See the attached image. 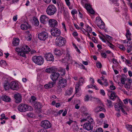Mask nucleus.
I'll list each match as a JSON object with an SVG mask.
<instances>
[{
	"label": "nucleus",
	"mask_w": 132,
	"mask_h": 132,
	"mask_svg": "<svg viewBox=\"0 0 132 132\" xmlns=\"http://www.w3.org/2000/svg\"><path fill=\"white\" fill-rule=\"evenodd\" d=\"M10 85L11 88L13 90H17L19 88L18 84L15 82H12Z\"/></svg>",
	"instance_id": "nucleus-19"
},
{
	"label": "nucleus",
	"mask_w": 132,
	"mask_h": 132,
	"mask_svg": "<svg viewBox=\"0 0 132 132\" xmlns=\"http://www.w3.org/2000/svg\"><path fill=\"white\" fill-rule=\"evenodd\" d=\"M112 61L113 63L114 64H116L118 63L117 60L115 58L113 59H112Z\"/></svg>",
	"instance_id": "nucleus-57"
},
{
	"label": "nucleus",
	"mask_w": 132,
	"mask_h": 132,
	"mask_svg": "<svg viewBox=\"0 0 132 132\" xmlns=\"http://www.w3.org/2000/svg\"><path fill=\"white\" fill-rule=\"evenodd\" d=\"M95 132H103V131L102 128H99L96 130Z\"/></svg>",
	"instance_id": "nucleus-56"
},
{
	"label": "nucleus",
	"mask_w": 132,
	"mask_h": 132,
	"mask_svg": "<svg viewBox=\"0 0 132 132\" xmlns=\"http://www.w3.org/2000/svg\"><path fill=\"white\" fill-rule=\"evenodd\" d=\"M76 89V93L75 94H77V95L78 96H79L80 95V94H77V93L81 89L80 88H75Z\"/></svg>",
	"instance_id": "nucleus-43"
},
{
	"label": "nucleus",
	"mask_w": 132,
	"mask_h": 132,
	"mask_svg": "<svg viewBox=\"0 0 132 132\" xmlns=\"http://www.w3.org/2000/svg\"><path fill=\"white\" fill-rule=\"evenodd\" d=\"M44 57L47 61H53L54 60L53 56L51 53H46L45 54Z\"/></svg>",
	"instance_id": "nucleus-11"
},
{
	"label": "nucleus",
	"mask_w": 132,
	"mask_h": 132,
	"mask_svg": "<svg viewBox=\"0 0 132 132\" xmlns=\"http://www.w3.org/2000/svg\"><path fill=\"white\" fill-rule=\"evenodd\" d=\"M96 65L97 67L98 68H101L102 66L101 63L100 62H97L96 63Z\"/></svg>",
	"instance_id": "nucleus-52"
},
{
	"label": "nucleus",
	"mask_w": 132,
	"mask_h": 132,
	"mask_svg": "<svg viewBox=\"0 0 132 132\" xmlns=\"http://www.w3.org/2000/svg\"><path fill=\"white\" fill-rule=\"evenodd\" d=\"M85 7L87 11L92 8L90 5L88 3L86 4Z\"/></svg>",
	"instance_id": "nucleus-42"
},
{
	"label": "nucleus",
	"mask_w": 132,
	"mask_h": 132,
	"mask_svg": "<svg viewBox=\"0 0 132 132\" xmlns=\"http://www.w3.org/2000/svg\"><path fill=\"white\" fill-rule=\"evenodd\" d=\"M57 69L54 68H49L45 70L46 72L49 73H53L54 72L57 71Z\"/></svg>",
	"instance_id": "nucleus-23"
},
{
	"label": "nucleus",
	"mask_w": 132,
	"mask_h": 132,
	"mask_svg": "<svg viewBox=\"0 0 132 132\" xmlns=\"http://www.w3.org/2000/svg\"><path fill=\"white\" fill-rule=\"evenodd\" d=\"M67 85V81L66 79L62 77L60 78L59 79L58 83V87L64 88Z\"/></svg>",
	"instance_id": "nucleus-6"
},
{
	"label": "nucleus",
	"mask_w": 132,
	"mask_h": 132,
	"mask_svg": "<svg viewBox=\"0 0 132 132\" xmlns=\"http://www.w3.org/2000/svg\"><path fill=\"white\" fill-rule=\"evenodd\" d=\"M126 128L129 130H132V125L129 124H127L126 125Z\"/></svg>",
	"instance_id": "nucleus-37"
},
{
	"label": "nucleus",
	"mask_w": 132,
	"mask_h": 132,
	"mask_svg": "<svg viewBox=\"0 0 132 132\" xmlns=\"http://www.w3.org/2000/svg\"><path fill=\"white\" fill-rule=\"evenodd\" d=\"M88 88H93L94 87V88H95V89L96 90H98V89L97 87L96 86L94 85H89L88 86Z\"/></svg>",
	"instance_id": "nucleus-34"
},
{
	"label": "nucleus",
	"mask_w": 132,
	"mask_h": 132,
	"mask_svg": "<svg viewBox=\"0 0 132 132\" xmlns=\"http://www.w3.org/2000/svg\"><path fill=\"white\" fill-rule=\"evenodd\" d=\"M86 31L88 32L91 33L92 32V29L89 26H88L86 28Z\"/></svg>",
	"instance_id": "nucleus-38"
},
{
	"label": "nucleus",
	"mask_w": 132,
	"mask_h": 132,
	"mask_svg": "<svg viewBox=\"0 0 132 132\" xmlns=\"http://www.w3.org/2000/svg\"><path fill=\"white\" fill-rule=\"evenodd\" d=\"M57 71H60L62 73V75H64L65 74V70L64 69L61 68L59 70H57Z\"/></svg>",
	"instance_id": "nucleus-39"
},
{
	"label": "nucleus",
	"mask_w": 132,
	"mask_h": 132,
	"mask_svg": "<svg viewBox=\"0 0 132 132\" xmlns=\"http://www.w3.org/2000/svg\"><path fill=\"white\" fill-rule=\"evenodd\" d=\"M1 98L3 100L7 102H10L11 101L10 98L6 95H2Z\"/></svg>",
	"instance_id": "nucleus-24"
},
{
	"label": "nucleus",
	"mask_w": 132,
	"mask_h": 132,
	"mask_svg": "<svg viewBox=\"0 0 132 132\" xmlns=\"http://www.w3.org/2000/svg\"><path fill=\"white\" fill-rule=\"evenodd\" d=\"M107 103L106 105L109 108H111L113 106L112 102L110 100L108 99L107 100Z\"/></svg>",
	"instance_id": "nucleus-29"
},
{
	"label": "nucleus",
	"mask_w": 132,
	"mask_h": 132,
	"mask_svg": "<svg viewBox=\"0 0 132 132\" xmlns=\"http://www.w3.org/2000/svg\"><path fill=\"white\" fill-rule=\"evenodd\" d=\"M0 65L1 66H5L6 65V61L4 60H2L0 61Z\"/></svg>",
	"instance_id": "nucleus-33"
},
{
	"label": "nucleus",
	"mask_w": 132,
	"mask_h": 132,
	"mask_svg": "<svg viewBox=\"0 0 132 132\" xmlns=\"http://www.w3.org/2000/svg\"><path fill=\"white\" fill-rule=\"evenodd\" d=\"M99 109V108L98 106H97L94 109V111L96 113H98L100 112V110Z\"/></svg>",
	"instance_id": "nucleus-54"
},
{
	"label": "nucleus",
	"mask_w": 132,
	"mask_h": 132,
	"mask_svg": "<svg viewBox=\"0 0 132 132\" xmlns=\"http://www.w3.org/2000/svg\"><path fill=\"white\" fill-rule=\"evenodd\" d=\"M123 103L121 101L119 102V103H116L114 105V108L116 110L120 111V110L123 108L122 105Z\"/></svg>",
	"instance_id": "nucleus-16"
},
{
	"label": "nucleus",
	"mask_w": 132,
	"mask_h": 132,
	"mask_svg": "<svg viewBox=\"0 0 132 132\" xmlns=\"http://www.w3.org/2000/svg\"><path fill=\"white\" fill-rule=\"evenodd\" d=\"M27 116L29 117L32 118L35 116V115L33 113H29L27 114Z\"/></svg>",
	"instance_id": "nucleus-50"
},
{
	"label": "nucleus",
	"mask_w": 132,
	"mask_h": 132,
	"mask_svg": "<svg viewBox=\"0 0 132 132\" xmlns=\"http://www.w3.org/2000/svg\"><path fill=\"white\" fill-rule=\"evenodd\" d=\"M33 21L35 23V24L36 25H38L39 24V22L38 19L36 18H34L33 19Z\"/></svg>",
	"instance_id": "nucleus-36"
},
{
	"label": "nucleus",
	"mask_w": 132,
	"mask_h": 132,
	"mask_svg": "<svg viewBox=\"0 0 132 132\" xmlns=\"http://www.w3.org/2000/svg\"><path fill=\"white\" fill-rule=\"evenodd\" d=\"M4 87L6 90H7L11 87V85L9 83H6L4 85Z\"/></svg>",
	"instance_id": "nucleus-32"
},
{
	"label": "nucleus",
	"mask_w": 132,
	"mask_h": 132,
	"mask_svg": "<svg viewBox=\"0 0 132 132\" xmlns=\"http://www.w3.org/2000/svg\"><path fill=\"white\" fill-rule=\"evenodd\" d=\"M38 37L40 40L44 41L48 38V34L45 31L42 32L38 34Z\"/></svg>",
	"instance_id": "nucleus-7"
},
{
	"label": "nucleus",
	"mask_w": 132,
	"mask_h": 132,
	"mask_svg": "<svg viewBox=\"0 0 132 132\" xmlns=\"http://www.w3.org/2000/svg\"><path fill=\"white\" fill-rule=\"evenodd\" d=\"M32 60L35 63L39 65L42 64L44 62L43 58L40 56H35L33 57Z\"/></svg>",
	"instance_id": "nucleus-5"
},
{
	"label": "nucleus",
	"mask_w": 132,
	"mask_h": 132,
	"mask_svg": "<svg viewBox=\"0 0 132 132\" xmlns=\"http://www.w3.org/2000/svg\"><path fill=\"white\" fill-rule=\"evenodd\" d=\"M132 50V46L128 47L127 48V52L128 53H129L131 52Z\"/></svg>",
	"instance_id": "nucleus-51"
},
{
	"label": "nucleus",
	"mask_w": 132,
	"mask_h": 132,
	"mask_svg": "<svg viewBox=\"0 0 132 132\" xmlns=\"http://www.w3.org/2000/svg\"><path fill=\"white\" fill-rule=\"evenodd\" d=\"M83 128L89 131L93 129V126L92 123L86 122L83 125Z\"/></svg>",
	"instance_id": "nucleus-17"
},
{
	"label": "nucleus",
	"mask_w": 132,
	"mask_h": 132,
	"mask_svg": "<svg viewBox=\"0 0 132 132\" xmlns=\"http://www.w3.org/2000/svg\"><path fill=\"white\" fill-rule=\"evenodd\" d=\"M56 9L54 5H49L47 7L46 12L49 15H54L56 11Z\"/></svg>",
	"instance_id": "nucleus-3"
},
{
	"label": "nucleus",
	"mask_w": 132,
	"mask_h": 132,
	"mask_svg": "<svg viewBox=\"0 0 132 132\" xmlns=\"http://www.w3.org/2000/svg\"><path fill=\"white\" fill-rule=\"evenodd\" d=\"M36 100V98L34 96H31V100H32V102L33 103L34 102H35V101Z\"/></svg>",
	"instance_id": "nucleus-62"
},
{
	"label": "nucleus",
	"mask_w": 132,
	"mask_h": 132,
	"mask_svg": "<svg viewBox=\"0 0 132 132\" xmlns=\"http://www.w3.org/2000/svg\"><path fill=\"white\" fill-rule=\"evenodd\" d=\"M89 97L88 95H86L85 96V97L84 98V100L85 101H88L89 100Z\"/></svg>",
	"instance_id": "nucleus-60"
},
{
	"label": "nucleus",
	"mask_w": 132,
	"mask_h": 132,
	"mask_svg": "<svg viewBox=\"0 0 132 132\" xmlns=\"http://www.w3.org/2000/svg\"><path fill=\"white\" fill-rule=\"evenodd\" d=\"M58 24V22L55 19H51L48 20V25L51 27H56Z\"/></svg>",
	"instance_id": "nucleus-9"
},
{
	"label": "nucleus",
	"mask_w": 132,
	"mask_h": 132,
	"mask_svg": "<svg viewBox=\"0 0 132 132\" xmlns=\"http://www.w3.org/2000/svg\"><path fill=\"white\" fill-rule=\"evenodd\" d=\"M15 50L18 52L19 55L26 57V54L28 53L30 51V49L28 46L24 45L20 48H16Z\"/></svg>",
	"instance_id": "nucleus-1"
},
{
	"label": "nucleus",
	"mask_w": 132,
	"mask_h": 132,
	"mask_svg": "<svg viewBox=\"0 0 132 132\" xmlns=\"http://www.w3.org/2000/svg\"><path fill=\"white\" fill-rule=\"evenodd\" d=\"M99 117L100 118H102L105 117L104 114L103 113H101L99 115Z\"/></svg>",
	"instance_id": "nucleus-63"
},
{
	"label": "nucleus",
	"mask_w": 132,
	"mask_h": 132,
	"mask_svg": "<svg viewBox=\"0 0 132 132\" xmlns=\"http://www.w3.org/2000/svg\"><path fill=\"white\" fill-rule=\"evenodd\" d=\"M124 87L127 89H129L130 88V87L129 85L127 84H125L124 86Z\"/></svg>",
	"instance_id": "nucleus-61"
},
{
	"label": "nucleus",
	"mask_w": 132,
	"mask_h": 132,
	"mask_svg": "<svg viewBox=\"0 0 132 132\" xmlns=\"http://www.w3.org/2000/svg\"><path fill=\"white\" fill-rule=\"evenodd\" d=\"M41 126L45 129H47L50 128L51 127V124L49 121L45 120L41 122Z\"/></svg>",
	"instance_id": "nucleus-10"
},
{
	"label": "nucleus",
	"mask_w": 132,
	"mask_h": 132,
	"mask_svg": "<svg viewBox=\"0 0 132 132\" xmlns=\"http://www.w3.org/2000/svg\"><path fill=\"white\" fill-rule=\"evenodd\" d=\"M48 19V18L46 15H41L40 18V22L43 24H46Z\"/></svg>",
	"instance_id": "nucleus-15"
},
{
	"label": "nucleus",
	"mask_w": 132,
	"mask_h": 132,
	"mask_svg": "<svg viewBox=\"0 0 132 132\" xmlns=\"http://www.w3.org/2000/svg\"><path fill=\"white\" fill-rule=\"evenodd\" d=\"M73 92L72 89V88H70L67 90L65 92V94L66 95H69L71 94Z\"/></svg>",
	"instance_id": "nucleus-30"
},
{
	"label": "nucleus",
	"mask_w": 132,
	"mask_h": 132,
	"mask_svg": "<svg viewBox=\"0 0 132 132\" xmlns=\"http://www.w3.org/2000/svg\"><path fill=\"white\" fill-rule=\"evenodd\" d=\"M21 29L23 30H27V29L30 28V26L28 23L26 24H22L21 26Z\"/></svg>",
	"instance_id": "nucleus-22"
},
{
	"label": "nucleus",
	"mask_w": 132,
	"mask_h": 132,
	"mask_svg": "<svg viewBox=\"0 0 132 132\" xmlns=\"http://www.w3.org/2000/svg\"><path fill=\"white\" fill-rule=\"evenodd\" d=\"M84 82V80L82 77L79 78V83L80 84V85H82Z\"/></svg>",
	"instance_id": "nucleus-40"
},
{
	"label": "nucleus",
	"mask_w": 132,
	"mask_h": 132,
	"mask_svg": "<svg viewBox=\"0 0 132 132\" xmlns=\"http://www.w3.org/2000/svg\"><path fill=\"white\" fill-rule=\"evenodd\" d=\"M52 35L54 37H57L60 36L61 34V31L57 28H53L51 30Z\"/></svg>",
	"instance_id": "nucleus-8"
},
{
	"label": "nucleus",
	"mask_w": 132,
	"mask_h": 132,
	"mask_svg": "<svg viewBox=\"0 0 132 132\" xmlns=\"http://www.w3.org/2000/svg\"><path fill=\"white\" fill-rule=\"evenodd\" d=\"M87 0H81V3L82 5H86V4H87Z\"/></svg>",
	"instance_id": "nucleus-55"
},
{
	"label": "nucleus",
	"mask_w": 132,
	"mask_h": 132,
	"mask_svg": "<svg viewBox=\"0 0 132 132\" xmlns=\"http://www.w3.org/2000/svg\"><path fill=\"white\" fill-rule=\"evenodd\" d=\"M89 12L92 14H94L95 12L93 9L92 8L87 11Z\"/></svg>",
	"instance_id": "nucleus-48"
},
{
	"label": "nucleus",
	"mask_w": 132,
	"mask_h": 132,
	"mask_svg": "<svg viewBox=\"0 0 132 132\" xmlns=\"http://www.w3.org/2000/svg\"><path fill=\"white\" fill-rule=\"evenodd\" d=\"M110 82L111 84V85L110 86V89L112 90H114L116 89L115 87L113 85V83L111 81H110Z\"/></svg>",
	"instance_id": "nucleus-41"
},
{
	"label": "nucleus",
	"mask_w": 132,
	"mask_h": 132,
	"mask_svg": "<svg viewBox=\"0 0 132 132\" xmlns=\"http://www.w3.org/2000/svg\"><path fill=\"white\" fill-rule=\"evenodd\" d=\"M119 47L121 50L123 51H125L126 50V49L124 47V45H119Z\"/></svg>",
	"instance_id": "nucleus-44"
},
{
	"label": "nucleus",
	"mask_w": 132,
	"mask_h": 132,
	"mask_svg": "<svg viewBox=\"0 0 132 132\" xmlns=\"http://www.w3.org/2000/svg\"><path fill=\"white\" fill-rule=\"evenodd\" d=\"M55 83V82H49V83L48 84L49 85V86H50V88H52L53 87V85H54V84Z\"/></svg>",
	"instance_id": "nucleus-46"
},
{
	"label": "nucleus",
	"mask_w": 132,
	"mask_h": 132,
	"mask_svg": "<svg viewBox=\"0 0 132 132\" xmlns=\"http://www.w3.org/2000/svg\"><path fill=\"white\" fill-rule=\"evenodd\" d=\"M59 76L60 74L58 72H54L51 74L50 77L53 81L55 82Z\"/></svg>",
	"instance_id": "nucleus-12"
},
{
	"label": "nucleus",
	"mask_w": 132,
	"mask_h": 132,
	"mask_svg": "<svg viewBox=\"0 0 132 132\" xmlns=\"http://www.w3.org/2000/svg\"><path fill=\"white\" fill-rule=\"evenodd\" d=\"M54 53L56 55L59 56L61 55L63 53L62 51L58 50L57 49L55 50Z\"/></svg>",
	"instance_id": "nucleus-28"
},
{
	"label": "nucleus",
	"mask_w": 132,
	"mask_h": 132,
	"mask_svg": "<svg viewBox=\"0 0 132 132\" xmlns=\"http://www.w3.org/2000/svg\"><path fill=\"white\" fill-rule=\"evenodd\" d=\"M126 79V78L124 77H122L121 78V83L123 84H125V81Z\"/></svg>",
	"instance_id": "nucleus-49"
},
{
	"label": "nucleus",
	"mask_w": 132,
	"mask_h": 132,
	"mask_svg": "<svg viewBox=\"0 0 132 132\" xmlns=\"http://www.w3.org/2000/svg\"><path fill=\"white\" fill-rule=\"evenodd\" d=\"M109 92L111 93L110 96V98L112 100H114V98L116 97H117L116 93L111 91H109Z\"/></svg>",
	"instance_id": "nucleus-26"
},
{
	"label": "nucleus",
	"mask_w": 132,
	"mask_h": 132,
	"mask_svg": "<svg viewBox=\"0 0 132 132\" xmlns=\"http://www.w3.org/2000/svg\"><path fill=\"white\" fill-rule=\"evenodd\" d=\"M125 46L128 47L132 46V42H131L127 41V45H126Z\"/></svg>",
	"instance_id": "nucleus-45"
},
{
	"label": "nucleus",
	"mask_w": 132,
	"mask_h": 132,
	"mask_svg": "<svg viewBox=\"0 0 132 132\" xmlns=\"http://www.w3.org/2000/svg\"><path fill=\"white\" fill-rule=\"evenodd\" d=\"M56 40H57V41L55 42V45L56 46L59 47L63 46L66 43L65 38L61 36L56 38Z\"/></svg>",
	"instance_id": "nucleus-4"
},
{
	"label": "nucleus",
	"mask_w": 132,
	"mask_h": 132,
	"mask_svg": "<svg viewBox=\"0 0 132 132\" xmlns=\"http://www.w3.org/2000/svg\"><path fill=\"white\" fill-rule=\"evenodd\" d=\"M127 108V111H129V109L128 108V107L127 108V107H126L125 106H123V108L121 109V110L122 111V112L124 114H126V115L127 114V113L126 112L125 110Z\"/></svg>",
	"instance_id": "nucleus-31"
},
{
	"label": "nucleus",
	"mask_w": 132,
	"mask_h": 132,
	"mask_svg": "<svg viewBox=\"0 0 132 132\" xmlns=\"http://www.w3.org/2000/svg\"><path fill=\"white\" fill-rule=\"evenodd\" d=\"M101 39L104 42L106 43L107 45L109 46L110 48L112 49L114 48V46L110 43L109 41H106L103 38H102Z\"/></svg>",
	"instance_id": "nucleus-27"
},
{
	"label": "nucleus",
	"mask_w": 132,
	"mask_h": 132,
	"mask_svg": "<svg viewBox=\"0 0 132 132\" xmlns=\"http://www.w3.org/2000/svg\"><path fill=\"white\" fill-rule=\"evenodd\" d=\"M131 34L129 30H127L126 36H131Z\"/></svg>",
	"instance_id": "nucleus-58"
},
{
	"label": "nucleus",
	"mask_w": 132,
	"mask_h": 132,
	"mask_svg": "<svg viewBox=\"0 0 132 132\" xmlns=\"http://www.w3.org/2000/svg\"><path fill=\"white\" fill-rule=\"evenodd\" d=\"M104 37V38L106 40H105L106 41H108V40H110L112 38L111 37L107 35H105Z\"/></svg>",
	"instance_id": "nucleus-35"
},
{
	"label": "nucleus",
	"mask_w": 132,
	"mask_h": 132,
	"mask_svg": "<svg viewBox=\"0 0 132 132\" xmlns=\"http://www.w3.org/2000/svg\"><path fill=\"white\" fill-rule=\"evenodd\" d=\"M19 42V38H14L13 40V44L14 46L18 45Z\"/></svg>",
	"instance_id": "nucleus-25"
},
{
	"label": "nucleus",
	"mask_w": 132,
	"mask_h": 132,
	"mask_svg": "<svg viewBox=\"0 0 132 132\" xmlns=\"http://www.w3.org/2000/svg\"><path fill=\"white\" fill-rule=\"evenodd\" d=\"M33 106L35 109H39L42 107V105L39 102H35L33 103Z\"/></svg>",
	"instance_id": "nucleus-21"
},
{
	"label": "nucleus",
	"mask_w": 132,
	"mask_h": 132,
	"mask_svg": "<svg viewBox=\"0 0 132 132\" xmlns=\"http://www.w3.org/2000/svg\"><path fill=\"white\" fill-rule=\"evenodd\" d=\"M1 118L0 119L1 120H2L4 118H5V116L4 114H2L1 115Z\"/></svg>",
	"instance_id": "nucleus-64"
},
{
	"label": "nucleus",
	"mask_w": 132,
	"mask_h": 132,
	"mask_svg": "<svg viewBox=\"0 0 132 132\" xmlns=\"http://www.w3.org/2000/svg\"><path fill=\"white\" fill-rule=\"evenodd\" d=\"M65 58L68 62H70V63L71 64H72L73 61L71 59L72 58L71 57L70 54V52L68 51H67V53Z\"/></svg>",
	"instance_id": "nucleus-18"
},
{
	"label": "nucleus",
	"mask_w": 132,
	"mask_h": 132,
	"mask_svg": "<svg viewBox=\"0 0 132 132\" xmlns=\"http://www.w3.org/2000/svg\"><path fill=\"white\" fill-rule=\"evenodd\" d=\"M71 13L72 15H74L77 13V11L75 9L73 10H72Z\"/></svg>",
	"instance_id": "nucleus-47"
},
{
	"label": "nucleus",
	"mask_w": 132,
	"mask_h": 132,
	"mask_svg": "<svg viewBox=\"0 0 132 132\" xmlns=\"http://www.w3.org/2000/svg\"><path fill=\"white\" fill-rule=\"evenodd\" d=\"M25 34L26 35L25 38L28 41H30L32 39V36L29 31H26Z\"/></svg>",
	"instance_id": "nucleus-20"
},
{
	"label": "nucleus",
	"mask_w": 132,
	"mask_h": 132,
	"mask_svg": "<svg viewBox=\"0 0 132 132\" xmlns=\"http://www.w3.org/2000/svg\"><path fill=\"white\" fill-rule=\"evenodd\" d=\"M14 98L15 100V102L17 103L21 102L22 100V96L19 93H16L14 95Z\"/></svg>",
	"instance_id": "nucleus-13"
},
{
	"label": "nucleus",
	"mask_w": 132,
	"mask_h": 132,
	"mask_svg": "<svg viewBox=\"0 0 132 132\" xmlns=\"http://www.w3.org/2000/svg\"><path fill=\"white\" fill-rule=\"evenodd\" d=\"M67 5L68 6H69L70 5V3L69 1L70 0H65Z\"/></svg>",
	"instance_id": "nucleus-59"
},
{
	"label": "nucleus",
	"mask_w": 132,
	"mask_h": 132,
	"mask_svg": "<svg viewBox=\"0 0 132 132\" xmlns=\"http://www.w3.org/2000/svg\"><path fill=\"white\" fill-rule=\"evenodd\" d=\"M98 107L99 108V109L100 110V112L101 111H103L104 112H105L106 111L105 109L104 108H103L101 107V106H98Z\"/></svg>",
	"instance_id": "nucleus-53"
},
{
	"label": "nucleus",
	"mask_w": 132,
	"mask_h": 132,
	"mask_svg": "<svg viewBox=\"0 0 132 132\" xmlns=\"http://www.w3.org/2000/svg\"><path fill=\"white\" fill-rule=\"evenodd\" d=\"M19 110L21 112H24L28 111H32L33 108L30 106L26 104H21L18 107Z\"/></svg>",
	"instance_id": "nucleus-2"
},
{
	"label": "nucleus",
	"mask_w": 132,
	"mask_h": 132,
	"mask_svg": "<svg viewBox=\"0 0 132 132\" xmlns=\"http://www.w3.org/2000/svg\"><path fill=\"white\" fill-rule=\"evenodd\" d=\"M96 22L97 23L98 26L101 29H103L105 27L104 23L101 19L99 20H96Z\"/></svg>",
	"instance_id": "nucleus-14"
}]
</instances>
